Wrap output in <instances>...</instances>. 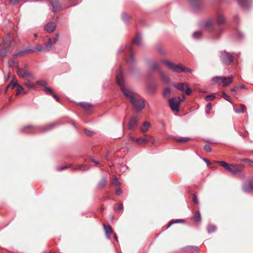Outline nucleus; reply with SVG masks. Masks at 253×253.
I'll return each mask as SVG.
<instances>
[{
  "instance_id": "f257e3e1",
  "label": "nucleus",
  "mask_w": 253,
  "mask_h": 253,
  "mask_svg": "<svg viewBox=\"0 0 253 253\" xmlns=\"http://www.w3.org/2000/svg\"><path fill=\"white\" fill-rule=\"evenodd\" d=\"M123 73V69L120 68L116 76L117 83L120 86L124 95L129 100L133 107L137 111H141L145 107L144 100L138 98V95L134 93L130 87L126 85L122 79Z\"/></svg>"
},
{
  "instance_id": "f03ea898",
  "label": "nucleus",
  "mask_w": 253,
  "mask_h": 253,
  "mask_svg": "<svg viewBox=\"0 0 253 253\" xmlns=\"http://www.w3.org/2000/svg\"><path fill=\"white\" fill-rule=\"evenodd\" d=\"M57 125V123H53L42 127H35L32 126H28L22 128L21 129V131L29 133H34L41 132H42L48 131L52 129Z\"/></svg>"
},
{
  "instance_id": "7ed1b4c3",
  "label": "nucleus",
  "mask_w": 253,
  "mask_h": 253,
  "mask_svg": "<svg viewBox=\"0 0 253 253\" xmlns=\"http://www.w3.org/2000/svg\"><path fill=\"white\" fill-rule=\"evenodd\" d=\"M13 40L10 36L7 35L5 39L3 40L4 44L2 49L0 51V56L4 57L6 54L10 51V49L13 47L14 44Z\"/></svg>"
},
{
  "instance_id": "20e7f679",
  "label": "nucleus",
  "mask_w": 253,
  "mask_h": 253,
  "mask_svg": "<svg viewBox=\"0 0 253 253\" xmlns=\"http://www.w3.org/2000/svg\"><path fill=\"white\" fill-rule=\"evenodd\" d=\"M162 62L171 71L175 73L183 72V66L181 64H175L173 62L167 60H163Z\"/></svg>"
},
{
  "instance_id": "39448f33",
  "label": "nucleus",
  "mask_w": 253,
  "mask_h": 253,
  "mask_svg": "<svg viewBox=\"0 0 253 253\" xmlns=\"http://www.w3.org/2000/svg\"><path fill=\"white\" fill-rule=\"evenodd\" d=\"M220 60L223 63L228 65L233 61V57L227 51H223L221 52Z\"/></svg>"
},
{
  "instance_id": "423d86ee",
  "label": "nucleus",
  "mask_w": 253,
  "mask_h": 253,
  "mask_svg": "<svg viewBox=\"0 0 253 253\" xmlns=\"http://www.w3.org/2000/svg\"><path fill=\"white\" fill-rule=\"evenodd\" d=\"M16 69L17 74L20 77L22 78H24L25 77L30 78H33V76L30 73L24 69L20 68L18 65L16 66Z\"/></svg>"
},
{
  "instance_id": "0eeeda50",
  "label": "nucleus",
  "mask_w": 253,
  "mask_h": 253,
  "mask_svg": "<svg viewBox=\"0 0 253 253\" xmlns=\"http://www.w3.org/2000/svg\"><path fill=\"white\" fill-rule=\"evenodd\" d=\"M245 166L242 164H232L231 165L230 172L233 175H236L244 169Z\"/></svg>"
},
{
  "instance_id": "6e6552de",
  "label": "nucleus",
  "mask_w": 253,
  "mask_h": 253,
  "mask_svg": "<svg viewBox=\"0 0 253 253\" xmlns=\"http://www.w3.org/2000/svg\"><path fill=\"white\" fill-rule=\"evenodd\" d=\"M145 137L143 138H137L135 139V142L139 144H143L147 143L149 139H152V143H154L155 140L153 139V137L149 135L144 134Z\"/></svg>"
},
{
  "instance_id": "1a4fd4ad",
  "label": "nucleus",
  "mask_w": 253,
  "mask_h": 253,
  "mask_svg": "<svg viewBox=\"0 0 253 253\" xmlns=\"http://www.w3.org/2000/svg\"><path fill=\"white\" fill-rule=\"evenodd\" d=\"M169 102L172 111L176 112H178L179 111V102L175 101L174 98L169 99Z\"/></svg>"
},
{
  "instance_id": "9d476101",
  "label": "nucleus",
  "mask_w": 253,
  "mask_h": 253,
  "mask_svg": "<svg viewBox=\"0 0 253 253\" xmlns=\"http://www.w3.org/2000/svg\"><path fill=\"white\" fill-rule=\"evenodd\" d=\"M138 126V121L136 118L133 117L129 120L128 123V128L130 130H134Z\"/></svg>"
},
{
  "instance_id": "9b49d317",
  "label": "nucleus",
  "mask_w": 253,
  "mask_h": 253,
  "mask_svg": "<svg viewBox=\"0 0 253 253\" xmlns=\"http://www.w3.org/2000/svg\"><path fill=\"white\" fill-rule=\"evenodd\" d=\"M159 74L162 81L164 83L168 84L170 82V78L165 72L162 70H159Z\"/></svg>"
},
{
  "instance_id": "f8f14e48",
  "label": "nucleus",
  "mask_w": 253,
  "mask_h": 253,
  "mask_svg": "<svg viewBox=\"0 0 253 253\" xmlns=\"http://www.w3.org/2000/svg\"><path fill=\"white\" fill-rule=\"evenodd\" d=\"M157 86L154 83H148L146 85V88L148 93L152 94L154 93L156 89Z\"/></svg>"
},
{
  "instance_id": "ddd939ff",
  "label": "nucleus",
  "mask_w": 253,
  "mask_h": 253,
  "mask_svg": "<svg viewBox=\"0 0 253 253\" xmlns=\"http://www.w3.org/2000/svg\"><path fill=\"white\" fill-rule=\"evenodd\" d=\"M189 2L194 10H196L200 7V0H189Z\"/></svg>"
},
{
  "instance_id": "4468645a",
  "label": "nucleus",
  "mask_w": 253,
  "mask_h": 253,
  "mask_svg": "<svg viewBox=\"0 0 253 253\" xmlns=\"http://www.w3.org/2000/svg\"><path fill=\"white\" fill-rule=\"evenodd\" d=\"M239 5L244 9H247L250 6L249 0H237Z\"/></svg>"
},
{
  "instance_id": "2eb2a0df",
  "label": "nucleus",
  "mask_w": 253,
  "mask_h": 253,
  "mask_svg": "<svg viewBox=\"0 0 253 253\" xmlns=\"http://www.w3.org/2000/svg\"><path fill=\"white\" fill-rule=\"evenodd\" d=\"M56 28L55 24L53 22L47 23L44 27V29L48 33H51L53 32Z\"/></svg>"
},
{
  "instance_id": "dca6fc26",
  "label": "nucleus",
  "mask_w": 253,
  "mask_h": 253,
  "mask_svg": "<svg viewBox=\"0 0 253 253\" xmlns=\"http://www.w3.org/2000/svg\"><path fill=\"white\" fill-rule=\"evenodd\" d=\"M104 229L105 230L106 237L108 239H110V235L113 233V229L111 226L108 225H106L105 224L103 225Z\"/></svg>"
},
{
  "instance_id": "f3484780",
  "label": "nucleus",
  "mask_w": 253,
  "mask_h": 253,
  "mask_svg": "<svg viewBox=\"0 0 253 253\" xmlns=\"http://www.w3.org/2000/svg\"><path fill=\"white\" fill-rule=\"evenodd\" d=\"M243 191L245 192H250L253 191V185L251 183V182H249L247 184H243Z\"/></svg>"
},
{
  "instance_id": "a211bd4d",
  "label": "nucleus",
  "mask_w": 253,
  "mask_h": 253,
  "mask_svg": "<svg viewBox=\"0 0 253 253\" xmlns=\"http://www.w3.org/2000/svg\"><path fill=\"white\" fill-rule=\"evenodd\" d=\"M52 40L48 39L47 42L45 43V46L44 47V50L46 52L49 51L52 47V46L54 44Z\"/></svg>"
},
{
  "instance_id": "6ab92c4d",
  "label": "nucleus",
  "mask_w": 253,
  "mask_h": 253,
  "mask_svg": "<svg viewBox=\"0 0 253 253\" xmlns=\"http://www.w3.org/2000/svg\"><path fill=\"white\" fill-rule=\"evenodd\" d=\"M151 126V124L149 122H145L140 127V130L142 133H145L149 130Z\"/></svg>"
},
{
  "instance_id": "aec40b11",
  "label": "nucleus",
  "mask_w": 253,
  "mask_h": 253,
  "mask_svg": "<svg viewBox=\"0 0 253 253\" xmlns=\"http://www.w3.org/2000/svg\"><path fill=\"white\" fill-rule=\"evenodd\" d=\"M216 21L217 24L220 26L224 23L225 19L222 14L219 13L217 15Z\"/></svg>"
},
{
  "instance_id": "412c9836",
  "label": "nucleus",
  "mask_w": 253,
  "mask_h": 253,
  "mask_svg": "<svg viewBox=\"0 0 253 253\" xmlns=\"http://www.w3.org/2000/svg\"><path fill=\"white\" fill-rule=\"evenodd\" d=\"M213 21L211 19L207 20L204 23V27L209 31H211Z\"/></svg>"
},
{
  "instance_id": "4be33fe9",
  "label": "nucleus",
  "mask_w": 253,
  "mask_h": 253,
  "mask_svg": "<svg viewBox=\"0 0 253 253\" xmlns=\"http://www.w3.org/2000/svg\"><path fill=\"white\" fill-rule=\"evenodd\" d=\"M185 84L186 83H173L172 85L180 91H183L184 90V86H185Z\"/></svg>"
},
{
  "instance_id": "5701e85b",
  "label": "nucleus",
  "mask_w": 253,
  "mask_h": 253,
  "mask_svg": "<svg viewBox=\"0 0 253 253\" xmlns=\"http://www.w3.org/2000/svg\"><path fill=\"white\" fill-rule=\"evenodd\" d=\"M52 8H53L52 10L54 12H56L59 11L61 7V4L57 1L53 2L52 3Z\"/></svg>"
},
{
  "instance_id": "b1692460",
  "label": "nucleus",
  "mask_w": 253,
  "mask_h": 253,
  "mask_svg": "<svg viewBox=\"0 0 253 253\" xmlns=\"http://www.w3.org/2000/svg\"><path fill=\"white\" fill-rule=\"evenodd\" d=\"M215 162L219 163L222 167H223L227 170H231V165H229L227 163L224 161H216Z\"/></svg>"
},
{
  "instance_id": "393cba45",
  "label": "nucleus",
  "mask_w": 253,
  "mask_h": 253,
  "mask_svg": "<svg viewBox=\"0 0 253 253\" xmlns=\"http://www.w3.org/2000/svg\"><path fill=\"white\" fill-rule=\"evenodd\" d=\"M133 42L136 44L140 45L141 42V36L139 34H137L136 37L133 40Z\"/></svg>"
},
{
  "instance_id": "a878e982",
  "label": "nucleus",
  "mask_w": 253,
  "mask_h": 253,
  "mask_svg": "<svg viewBox=\"0 0 253 253\" xmlns=\"http://www.w3.org/2000/svg\"><path fill=\"white\" fill-rule=\"evenodd\" d=\"M192 219L195 221L200 222L201 221V216L200 212L199 211L196 212L194 216L192 217Z\"/></svg>"
},
{
  "instance_id": "bb28decb",
  "label": "nucleus",
  "mask_w": 253,
  "mask_h": 253,
  "mask_svg": "<svg viewBox=\"0 0 253 253\" xmlns=\"http://www.w3.org/2000/svg\"><path fill=\"white\" fill-rule=\"evenodd\" d=\"M233 82V77H228V78H225V80L224 81L223 83V85L224 86H226L230 84Z\"/></svg>"
},
{
  "instance_id": "cd10ccee",
  "label": "nucleus",
  "mask_w": 253,
  "mask_h": 253,
  "mask_svg": "<svg viewBox=\"0 0 253 253\" xmlns=\"http://www.w3.org/2000/svg\"><path fill=\"white\" fill-rule=\"evenodd\" d=\"M107 180L105 177H103L99 181L98 187L99 188H103L106 184Z\"/></svg>"
},
{
  "instance_id": "c85d7f7f",
  "label": "nucleus",
  "mask_w": 253,
  "mask_h": 253,
  "mask_svg": "<svg viewBox=\"0 0 253 253\" xmlns=\"http://www.w3.org/2000/svg\"><path fill=\"white\" fill-rule=\"evenodd\" d=\"M213 80L216 83H223L224 81L225 80V77H216L213 78Z\"/></svg>"
},
{
  "instance_id": "c756f323",
  "label": "nucleus",
  "mask_w": 253,
  "mask_h": 253,
  "mask_svg": "<svg viewBox=\"0 0 253 253\" xmlns=\"http://www.w3.org/2000/svg\"><path fill=\"white\" fill-rule=\"evenodd\" d=\"M80 105L85 110H88L92 107V105L87 102H81Z\"/></svg>"
},
{
  "instance_id": "7c9ffc66",
  "label": "nucleus",
  "mask_w": 253,
  "mask_h": 253,
  "mask_svg": "<svg viewBox=\"0 0 253 253\" xmlns=\"http://www.w3.org/2000/svg\"><path fill=\"white\" fill-rule=\"evenodd\" d=\"M190 138L189 137H184L180 138L175 139V141L177 142L185 143L187 142Z\"/></svg>"
},
{
  "instance_id": "2f4dec72",
  "label": "nucleus",
  "mask_w": 253,
  "mask_h": 253,
  "mask_svg": "<svg viewBox=\"0 0 253 253\" xmlns=\"http://www.w3.org/2000/svg\"><path fill=\"white\" fill-rule=\"evenodd\" d=\"M246 109V107L245 106V105L242 104V105H241L240 108H238L235 110V112L237 113H243L245 111Z\"/></svg>"
},
{
  "instance_id": "473e14b6",
  "label": "nucleus",
  "mask_w": 253,
  "mask_h": 253,
  "mask_svg": "<svg viewBox=\"0 0 253 253\" xmlns=\"http://www.w3.org/2000/svg\"><path fill=\"white\" fill-rule=\"evenodd\" d=\"M151 68L152 69L154 70H157L159 72V70H161L160 69L159 65L156 62H154L151 64Z\"/></svg>"
},
{
  "instance_id": "72a5a7b5",
  "label": "nucleus",
  "mask_w": 253,
  "mask_h": 253,
  "mask_svg": "<svg viewBox=\"0 0 253 253\" xmlns=\"http://www.w3.org/2000/svg\"><path fill=\"white\" fill-rule=\"evenodd\" d=\"M208 231L209 233L215 231L216 228L214 225H210L207 228Z\"/></svg>"
},
{
  "instance_id": "f704fd0d",
  "label": "nucleus",
  "mask_w": 253,
  "mask_h": 253,
  "mask_svg": "<svg viewBox=\"0 0 253 253\" xmlns=\"http://www.w3.org/2000/svg\"><path fill=\"white\" fill-rule=\"evenodd\" d=\"M24 85L29 88H34L35 87V84L32 83L31 81H30L29 80H28L25 84H24Z\"/></svg>"
},
{
  "instance_id": "c9c22d12",
  "label": "nucleus",
  "mask_w": 253,
  "mask_h": 253,
  "mask_svg": "<svg viewBox=\"0 0 253 253\" xmlns=\"http://www.w3.org/2000/svg\"><path fill=\"white\" fill-rule=\"evenodd\" d=\"M44 91L48 94L52 95L53 93L52 89L49 87H45L43 89Z\"/></svg>"
},
{
  "instance_id": "e433bc0d",
  "label": "nucleus",
  "mask_w": 253,
  "mask_h": 253,
  "mask_svg": "<svg viewBox=\"0 0 253 253\" xmlns=\"http://www.w3.org/2000/svg\"><path fill=\"white\" fill-rule=\"evenodd\" d=\"M129 16L126 13H123L122 15V19L126 24L128 23Z\"/></svg>"
},
{
  "instance_id": "4c0bfd02",
  "label": "nucleus",
  "mask_w": 253,
  "mask_h": 253,
  "mask_svg": "<svg viewBox=\"0 0 253 253\" xmlns=\"http://www.w3.org/2000/svg\"><path fill=\"white\" fill-rule=\"evenodd\" d=\"M17 87V91H16V96L19 95L24 90V88L21 85H20V84H19Z\"/></svg>"
},
{
  "instance_id": "58836bf2",
  "label": "nucleus",
  "mask_w": 253,
  "mask_h": 253,
  "mask_svg": "<svg viewBox=\"0 0 253 253\" xmlns=\"http://www.w3.org/2000/svg\"><path fill=\"white\" fill-rule=\"evenodd\" d=\"M215 98V96L214 94H210L205 97V100L207 101H211L213 100Z\"/></svg>"
},
{
  "instance_id": "ea45409f",
  "label": "nucleus",
  "mask_w": 253,
  "mask_h": 253,
  "mask_svg": "<svg viewBox=\"0 0 253 253\" xmlns=\"http://www.w3.org/2000/svg\"><path fill=\"white\" fill-rule=\"evenodd\" d=\"M202 35V33L200 31L195 32L193 34V37L195 39H199Z\"/></svg>"
},
{
  "instance_id": "a19ab883",
  "label": "nucleus",
  "mask_w": 253,
  "mask_h": 253,
  "mask_svg": "<svg viewBox=\"0 0 253 253\" xmlns=\"http://www.w3.org/2000/svg\"><path fill=\"white\" fill-rule=\"evenodd\" d=\"M184 220L183 219H178L174 221H171L170 224L168 226L167 228H169L172 224L174 223H179L183 222Z\"/></svg>"
},
{
  "instance_id": "79ce46f5",
  "label": "nucleus",
  "mask_w": 253,
  "mask_h": 253,
  "mask_svg": "<svg viewBox=\"0 0 253 253\" xmlns=\"http://www.w3.org/2000/svg\"><path fill=\"white\" fill-rule=\"evenodd\" d=\"M222 97L227 101L231 102L230 100V97L227 94L225 93V92L222 91Z\"/></svg>"
},
{
  "instance_id": "37998d69",
  "label": "nucleus",
  "mask_w": 253,
  "mask_h": 253,
  "mask_svg": "<svg viewBox=\"0 0 253 253\" xmlns=\"http://www.w3.org/2000/svg\"><path fill=\"white\" fill-rule=\"evenodd\" d=\"M171 92L170 89L169 87L166 88L163 91V96L164 97L167 96Z\"/></svg>"
},
{
  "instance_id": "c03bdc74",
  "label": "nucleus",
  "mask_w": 253,
  "mask_h": 253,
  "mask_svg": "<svg viewBox=\"0 0 253 253\" xmlns=\"http://www.w3.org/2000/svg\"><path fill=\"white\" fill-rule=\"evenodd\" d=\"M185 86L186 87V89L185 91L186 94L188 95H190L192 91H191V89L189 87L188 84H185Z\"/></svg>"
},
{
  "instance_id": "a18cd8bd",
  "label": "nucleus",
  "mask_w": 253,
  "mask_h": 253,
  "mask_svg": "<svg viewBox=\"0 0 253 253\" xmlns=\"http://www.w3.org/2000/svg\"><path fill=\"white\" fill-rule=\"evenodd\" d=\"M126 61L130 63H132L134 61V56L132 54H130L129 57L126 59Z\"/></svg>"
},
{
  "instance_id": "49530a36",
  "label": "nucleus",
  "mask_w": 253,
  "mask_h": 253,
  "mask_svg": "<svg viewBox=\"0 0 253 253\" xmlns=\"http://www.w3.org/2000/svg\"><path fill=\"white\" fill-rule=\"evenodd\" d=\"M8 64H9V67H12V68L14 67L15 66L16 67L17 66V65H15L16 63H15V61L14 60H10L8 62Z\"/></svg>"
},
{
  "instance_id": "de8ad7c7",
  "label": "nucleus",
  "mask_w": 253,
  "mask_h": 253,
  "mask_svg": "<svg viewBox=\"0 0 253 253\" xmlns=\"http://www.w3.org/2000/svg\"><path fill=\"white\" fill-rule=\"evenodd\" d=\"M84 131L87 136H91L93 134L94 132L92 131L88 130L87 129H84Z\"/></svg>"
},
{
  "instance_id": "09e8293b",
  "label": "nucleus",
  "mask_w": 253,
  "mask_h": 253,
  "mask_svg": "<svg viewBox=\"0 0 253 253\" xmlns=\"http://www.w3.org/2000/svg\"><path fill=\"white\" fill-rule=\"evenodd\" d=\"M37 84L40 85H45L46 84V82L44 80L39 81L37 82Z\"/></svg>"
},
{
  "instance_id": "8fccbe9b",
  "label": "nucleus",
  "mask_w": 253,
  "mask_h": 253,
  "mask_svg": "<svg viewBox=\"0 0 253 253\" xmlns=\"http://www.w3.org/2000/svg\"><path fill=\"white\" fill-rule=\"evenodd\" d=\"M35 49L38 51H41L44 50V48H43L42 45L38 44L36 46Z\"/></svg>"
},
{
  "instance_id": "3c124183",
  "label": "nucleus",
  "mask_w": 253,
  "mask_h": 253,
  "mask_svg": "<svg viewBox=\"0 0 253 253\" xmlns=\"http://www.w3.org/2000/svg\"><path fill=\"white\" fill-rule=\"evenodd\" d=\"M112 184L116 185V186H118V184H119V181H118V179L117 177H114L113 179V180H112Z\"/></svg>"
},
{
  "instance_id": "603ef678",
  "label": "nucleus",
  "mask_w": 253,
  "mask_h": 253,
  "mask_svg": "<svg viewBox=\"0 0 253 253\" xmlns=\"http://www.w3.org/2000/svg\"><path fill=\"white\" fill-rule=\"evenodd\" d=\"M237 162H250L251 163H253V162L251 160H250V159H247V158H245V159H240L239 160H237Z\"/></svg>"
},
{
  "instance_id": "864d4df0",
  "label": "nucleus",
  "mask_w": 253,
  "mask_h": 253,
  "mask_svg": "<svg viewBox=\"0 0 253 253\" xmlns=\"http://www.w3.org/2000/svg\"><path fill=\"white\" fill-rule=\"evenodd\" d=\"M238 87L236 86L234 88H232L230 89L231 92H233L235 95L237 94L238 93Z\"/></svg>"
},
{
  "instance_id": "5fc2aeb1",
  "label": "nucleus",
  "mask_w": 253,
  "mask_h": 253,
  "mask_svg": "<svg viewBox=\"0 0 253 253\" xmlns=\"http://www.w3.org/2000/svg\"><path fill=\"white\" fill-rule=\"evenodd\" d=\"M204 149L207 152H210L211 151V147L208 145H205L204 146Z\"/></svg>"
},
{
  "instance_id": "6e6d98bb",
  "label": "nucleus",
  "mask_w": 253,
  "mask_h": 253,
  "mask_svg": "<svg viewBox=\"0 0 253 253\" xmlns=\"http://www.w3.org/2000/svg\"><path fill=\"white\" fill-rule=\"evenodd\" d=\"M183 72H188L189 73H192L193 72V70L190 68H186L183 66Z\"/></svg>"
},
{
  "instance_id": "4d7b16f0",
  "label": "nucleus",
  "mask_w": 253,
  "mask_h": 253,
  "mask_svg": "<svg viewBox=\"0 0 253 253\" xmlns=\"http://www.w3.org/2000/svg\"><path fill=\"white\" fill-rule=\"evenodd\" d=\"M193 201L195 204L198 203V200L195 194L193 195Z\"/></svg>"
},
{
  "instance_id": "13d9d810",
  "label": "nucleus",
  "mask_w": 253,
  "mask_h": 253,
  "mask_svg": "<svg viewBox=\"0 0 253 253\" xmlns=\"http://www.w3.org/2000/svg\"><path fill=\"white\" fill-rule=\"evenodd\" d=\"M59 34H57L55 36V37L52 40L53 42V43H56L57 41L58 40Z\"/></svg>"
},
{
  "instance_id": "bf43d9fd",
  "label": "nucleus",
  "mask_w": 253,
  "mask_h": 253,
  "mask_svg": "<svg viewBox=\"0 0 253 253\" xmlns=\"http://www.w3.org/2000/svg\"><path fill=\"white\" fill-rule=\"evenodd\" d=\"M123 191L122 189L120 188H118L116 191V194L117 195H120L122 193Z\"/></svg>"
},
{
  "instance_id": "052dcab7",
  "label": "nucleus",
  "mask_w": 253,
  "mask_h": 253,
  "mask_svg": "<svg viewBox=\"0 0 253 253\" xmlns=\"http://www.w3.org/2000/svg\"><path fill=\"white\" fill-rule=\"evenodd\" d=\"M9 84L10 85V87L11 86V88L13 89L15 87H17L19 84H16L15 83H10Z\"/></svg>"
},
{
  "instance_id": "680f3d73",
  "label": "nucleus",
  "mask_w": 253,
  "mask_h": 253,
  "mask_svg": "<svg viewBox=\"0 0 253 253\" xmlns=\"http://www.w3.org/2000/svg\"><path fill=\"white\" fill-rule=\"evenodd\" d=\"M19 0H9V2L12 4H15L17 3Z\"/></svg>"
},
{
  "instance_id": "e2e57ef3",
  "label": "nucleus",
  "mask_w": 253,
  "mask_h": 253,
  "mask_svg": "<svg viewBox=\"0 0 253 253\" xmlns=\"http://www.w3.org/2000/svg\"><path fill=\"white\" fill-rule=\"evenodd\" d=\"M67 166H61L57 168V170H61L67 169Z\"/></svg>"
},
{
  "instance_id": "0e129e2a",
  "label": "nucleus",
  "mask_w": 253,
  "mask_h": 253,
  "mask_svg": "<svg viewBox=\"0 0 253 253\" xmlns=\"http://www.w3.org/2000/svg\"><path fill=\"white\" fill-rule=\"evenodd\" d=\"M123 209V204L122 203H120L119 205V207L118 209H115L116 211H119L122 210Z\"/></svg>"
},
{
  "instance_id": "69168bd1",
  "label": "nucleus",
  "mask_w": 253,
  "mask_h": 253,
  "mask_svg": "<svg viewBox=\"0 0 253 253\" xmlns=\"http://www.w3.org/2000/svg\"><path fill=\"white\" fill-rule=\"evenodd\" d=\"M10 83H14V84L15 83L16 84H18L17 83V80L15 77H13L12 80Z\"/></svg>"
},
{
  "instance_id": "338daca9",
  "label": "nucleus",
  "mask_w": 253,
  "mask_h": 253,
  "mask_svg": "<svg viewBox=\"0 0 253 253\" xmlns=\"http://www.w3.org/2000/svg\"><path fill=\"white\" fill-rule=\"evenodd\" d=\"M52 96L57 101L60 102V98L58 96H57L55 94H53Z\"/></svg>"
},
{
  "instance_id": "774afa93",
  "label": "nucleus",
  "mask_w": 253,
  "mask_h": 253,
  "mask_svg": "<svg viewBox=\"0 0 253 253\" xmlns=\"http://www.w3.org/2000/svg\"><path fill=\"white\" fill-rule=\"evenodd\" d=\"M125 48H126V47H125V46H122L120 48V49H119V50L118 52H119V53H121V52H122L125 50Z\"/></svg>"
}]
</instances>
